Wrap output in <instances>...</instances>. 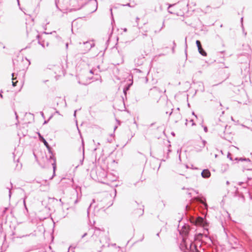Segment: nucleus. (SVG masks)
Wrapping results in <instances>:
<instances>
[{"instance_id": "54", "label": "nucleus", "mask_w": 252, "mask_h": 252, "mask_svg": "<svg viewBox=\"0 0 252 252\" xmlns=\"http://www.w3.org/2000/svg\"><path fill=\"white\" fill-rule=\"evenodd\" d=\"M226 185H228L230 184V183L228 181H226Z\"/></svg>"}, {"instance_id": "6", "label": "nucleus", "mask_w": 252, "mask_h": 252, "mask_svg": "<svg viewBox=\"0 0 252 252\" xmlns=\"http://www.w3.org/2000/svg\"><path fill=\"white\" fill-rule=\"evenodd\" d=\"M47 148L49 153L50 154V156L49 158H48V160L49 162H51L52 165L53 166V174L52 177L51 178V179L53 178V177L55 176V171L57 168L56 166V158L54 156V154L53 153L52 148L51 146L49 145V146H46Z\"/></svg>"}, {"instance_id": "50", "label": "nucleus", "mask_w": 252, "mask_h": 252, "mask_svg": "<svg viewBox=\"0 0 252 252\" xmlns=\"http://www.w3.org/2000/svg\"><path fill=\"white\" fill-rule=\"evenodd\" d=\"M59 201H60V202H61V203H62V205L63 206V203L62 202V199H60Z\"/></svg>"}, {"instance_id": "23", "label": "nucleus", "mask_w": 252, "mask_h": 252, "mask_svg": "<svg viewBox=\"0 0 252 252\" xmlns=\"http://www.w3.org/2000/svg\"><path fill=\"white\" fill-rule=\"evenodd\" d=\"M137 211L139 212L138 214H139V216L142 215L144 213L143 208H140L139 209L137 210Z\"/></svg>"}, {"instance_id": "22", "label": "nucleus", "mask_w": 252, "mask_h": 252, "mask_svg": "<svg viewBox=\"0 0 252 252\" xmlns=\"http://www.w3.org/2000/svg\"><path fill=\"white\" fill-rule=\"evenodd\" d=\"M54 116V114H52L49 118V119L47 120L44 121L43 123V125L46 124L48 123V122L53 118Z\"/></svg>"}, {"instance_id": "33", "label": "nucleus", "mask_w": 252, "mask_h": 252, "mask_svg": "<svg viewBox=\"0 0 252 252\" xmlns=\"http://www.w3.org/2000/svg\"><path fill=\"white\" fill-rule=\"evenodd\" d=\"M124 5L125 6H129V7H133L134 6L133 5L131 6L130 5V3H128L126 4V5Z\"/></svg>"}, {"instance_id": "60", "label": "nucleus", "mask_w": 252, "mask_h": 252, "mask_svg": "<svg viewBox=\"0 0 252 252\" xmlns=\"http://www.w3.org/2000/svg\"><path fill=\"white\" fill-rule=\"evenodd\" d=\"M174 47H175L174 46V47L172 48V51H173V52H174Z\"/></svg>"}, {"instance_id": "56", "label": "nucleus", "mask_w": 252, "mask_h": 252, "mask_svg": "<svg viewBox=\"0 0 252 252\" xmlns=\"http://www.w3.org/2000/svg\"><path fill=\"white\" fill-rule=\"evenodd\" d=\"M90 72L91 73H92V74H94V72H93V70H91L90 71Z\"/></svg>"}, {"instance_id": "13", "label": "nucleus", "mask_w": 252, "mask_h": 252, "mask_svg": "<svg viewBox=\"0 0 252 252\" xmlns=\"http://www.w3.org/2000/svg\"><path fill=\"white\" fill-rule=\"evenodd\" d=\"M229 167V165L227 164H222L220 168V170L222 173H224L226 171Z\"/></svg>"}, {"instance_id": "39", "label": "nucleus", "mask_w": 252, "mask_h": 252, "mask_svg": "<svg viewBox=\"0 0 252 252\" xmlns=\"http://www.w3.org/2000/svg\"><path fill=\"white\" fill-rule=\"evenodd\" d=\"M190 122H192V126H195V124L193 122V121L192 119H191Z\"/></svg>"}, {"instance_id": "58", "label": "nucleus", "mask_w": 252, "mask_h": 252, "mask_svg": "<svg viewBox=\"0 0 252 252\" xmlns=\"http://www.w3.org/2000/svg\"><path fill=\"white\" fill-rule=\"evenodd\" d=\"M250 167H252V163H251L250 164Z\"/></svg>"}, {"instance_id": "48", "label": "nucleus", "mask_w": 252, "mask_h": 252, "mask_svg": "<svg viewBox=\"0 0 252 252\" xmlns=\"http://www.w3.org/2000/svg\"><path fill=\"white\" fill-rule=\"evenodd\" d=\"M78 202V199H76L75 200V201H74V204H76V203H77V202Z\"/></svg>"}, {"instance_id": "21", "label": "nucleus", "mask_w": 252, "mask_h": 252, "mask_svg": "<svg viewBox=\"0 0 252 252\" xmlns=\"http://www.w3.org/2000/svg\"><path fill=\"white\" fill-rule=\"evenodd\" d=\"M196 44L198 49H199V48L202 47L201 42L198 40L196 41Z\"/></svg>"}, {"instance_id": "38", "label": "nucleus", "mask_w": 252, "mask_h": 252, "mask_svg": "<svg viewBox=\"0 0 252 252\" xmlns=\"http://www.w3.org/2000/svg\"><path fill=\"white\" fill-rule=\"evenodd\" d=\"M74 2H78V0H72L71 1V3H72V4H73V3H74Z\"/></svg>"}, {"instance_id": "44", "label": "nucleus", "mask_w": 252, "mask_h": 252, "mask_svg": "<svg viewBox=\"0 0 252 252\" xmlns=\"http://www.w3.org/2000/svg\"><path fill=\"white\" fill-rule=\"evenodd\" d=\"M179 110H180V108H177L176 109V110L174 112H179Z\"/></svg>"}, {"instance_id": "42", "label": "nucleus", "mask_w": 252, "mask_h": 252, "mask_svg": "<svg viewBox=\"0 0 252 252\" xmlns=\"http://www.w3.org/2000/svg\"><path fill=\"white\" fill-rule=\"evenodd\" d=\"M29 31L28 30V28L27 27V33L28 36H29Z\"/></svg>"}, {"instance_id": "52", "label": "nucleus", "mask_w": 252, "mask_h": 252, "mask_svg": "<svg viewBox=\"0 0 252 252\" xmlns=\"http://www.w3.org/2000/svg\"><path fill=\"white\" fill-rule=\"evenodd\" d=\"M109 41V39L107 40V41L106 42V44H107L108 43Z\"/></svg>"}, {"instance_id": "47", "label": "nucleus", "mask_w": 252, "mask_h": 252, "mask_svg": "<svg viewBox=\"0 0 252 252\" xmlns=\"http://www.w3.org/2000/svg\"><path fill=\"white\" fill-rule=\"evenodd\" d=\"M247 170H248V171H252V168H249L247 169Z\"/></svg>"}, {"instance_id": "11", "label": "nucleus", "mask_w": 252, "mask_h": 252, "mask_svg": "<svg viewBox=\"0 0 252 252\" xmlns=\"http://www.w3.org/2000/svg\"><path fill=\"white\" fill-rule=\"evenodd\" d=\"M38 137H39L40 141L43 143V144L45 146V147L49 146L48 143L47 142V141L44 139V138L43 137V136L41 135V134L39 132L38 133Z\"/></svg>"}, {"instance_id": "57", "label": "nucleus", "mask_w": 252, "mask_h": 252, "mask_svg": "<svg viewBox=\"0 0 252 252\" xmlns=\"http://www.w3.org/2000/svg\"><path fill=\"white\" fill-rule=\"evenodd\" d=\"M155 123H152L151 125H150V126H152L154 125Z\"/></svg>"}, {"instance_id": "45", "label": "nucleus", "mask_w": 252, "mask_h": 252, "mask_svg": "<svg viewBox=\"0 0 252 252\" xmlns=\"http://www.w3.org/2000/svg\"><path fill=\"white\" fill-rule=\"evenodd\" d=\"M192 114L193 115H194L196 118H197V115L195 114L194 112H192Z\"/></svg>"}, {"instance_id": "19", "label": "nucleus", "mask_w": 252, "mask_h": 252, "mask_svg": "<svg viewBox=\"0 0 252 252\" xmlns=\"http://www.w3.org/2000/svg\"><path fill=\"white\" fill-rule=\"evenodd\" d=\"M199 53L203 56H206L207 55V53L206 51L203 49V48L201 47L199 48V49H198Z\"/></svg>"}, {"instance_id": "34", "label": "nucleus", "mask_w": 252, "mask_h": 252, "mask_svg": "<svg viewBox=\"0 0 252 252\" xmlns=\"http://www.w3.org/2000/svg\"><path fill=\"white\" fill-rule=\"evenodd\" d=\"M192 191H194L196 194H198L199 193L198 191L197 190H196L193 189V190H191Z\"/></svg>"}, {"instance_id": "25", "label": "nucleus", "mask_w": 252, "mask_h": 252, "mask_svg": "<svg viewBox=\"0 0 252 252\" xmlns=\"http://www.w3.org/2000/svg\"><path fill=\"white\" fill-rule=\"evenodd\" d=\"M9 208L8 207H5L4 208L3 211H2V215H4L5 214V213H6V212L7 211V210H8Z\"/></svg>"}, {"instance_id": "10", "label": "nucleus", "mask_w": 252, "mask_h": 252, "mask_svg": "<svg viewBox=\"0 0 252 252\" xmlns=\"http://www.w3.org/2000/svg\"><path fill=\"white\" fill-rule=\"evenodd\" d=\"M201 176L204 178H208L211 176V173L208 169H204L201 172Z\"/></svg>"}, {"instance_id": "30", "label": "nucleus", "mask_w": 252, "mask_h": 252, "mask_svg": "<svg viewBox=\"0 0 252 252\" xmlns=\"http://www.w3.org/2000/svg\"><path fill=\"white\" fill-rule=\"evenodd\" d=\"M21 167H22V164H21L20 165V166H19L18 164H17V165H16V168H17L18 170L20 169L21 168Z\"/></svg>"}, {"instance_id": "3", "label": "nucleus", "mask_w": 252, "mask_h": 252, "mask_svg": "<svg viewBox=\"0 0 252 252\" xmlns=\"http://www.w3.org/2000/svg\"><path fill=\"white\" fill-rule=\"evenodd\" d=\"M189 208V206L187 204L185 207L186 211V214L191 223L196 226H201L204 227L209 225L208 222L205 218L199 216H193L191 214H189L188 209Z\"/></svg>"}, {"instance_id": "37", "label": "nucleus", "mask_w": 252, "mask_h": 252, "mask_svg": "<svg viewBox=\"0 0 252 252\" xmlns=\"http://www.w3.org/2000/svg\"><path fill=\"white\" fill-rule=\"evenodd\" d=\"M110 11H111V16H112V20H114L113 17L112 9V8H111V9H110Z\"/></svg>"}, {"instance_id": "61", "label": "nucleus", "mask_w": 252, "mask_h": 252, "mask_svg": "<svg viewBox=\"0 0 252 252\" xmlns=\"http://www.w3.org/2000/svg\"><path fill=\"white\" fill-rule=\"evenodd\" d=\"M157 236H159V232L157 234Z\"/></svg>"}, {"instance_id": "16", "label": "nucleus", "mask_w": 252, "mask_h": 252, "mask_svg": "<svg viewBox=\"0 0 252 252\" xmlns=\"http://www.w3.org/2000/svg\"><path fill=\"white\" fill-rule=\"evenodd\" d=\"M131 85H132L131 84H128L127 85H126V86H125V87L123 89V92H124V94H125V95H126V92L129 90Z\"/></svg>"}, {"instance_id": "5", "label": "nucleus", "mask_w": 252, "mask_h": 252, "mask_svg": "<svg viewBox=\"0 0 252 252\" xmlns=\"http://www.w3.org/2000/svg\"><path fill=\"white\" fill-rule=\"evenodd\" d=\"M47 148L49 153L50 154V156L49 158H48V160L49 162H51L52 165L53 166V174L52 177L51 178V179L53 178V177L55 176V171L57 168L56 166V158L54 156V154L53 153L52 148L51 146L49 145V146H46Z\"/></svg>"}, {"instance_id": "18", "label": "nucleus", "mask_w": 252, "mask_h": 252, "mask_svg": "<svg viewBox=\"0 0 252 252\" xmlns=\"http://www.w3.org/2000/svg\"><path fill=\"white\" fill-rule=\"evenodd\" d=\"M87 3V2H86L84 4H82L80 6H79L78 7H77V8H71V9H69V12H71V11H76V10H80V9H81L84 6V5L86 4Z\"/></svg>"}, {"instance_id": "53", "label": "nucleus", "mask_w": 252, "mask_h": 252, "mask_svg": "<svg viewBox=\"0 0 252 252\" xmlns=\"http://www.w3.org/2000/svg\"><path fill=\"white\" fill-rule=\"evenodd\" d=\"M36 37L38 39L39 38V37H40V35L39 34H37V35H36Z\"/></svg>"}, {"instance_id": "8", "label": "nucleus", "mask_w": 252, "mask_h": 252, "mask_svg": "<svg viewBox=\"0 0 252 252\" xmlns=\"http://www.w3.org/2000/svg\"><path fill=\"white\" fill-rule=\"evenodd\" d=\"M239 185L243 186V188L244 189H246L247 186L252 187V176L248 177L246 182H239Z\"/></svg>"}, {"instance_id": "31", "label": "nucleus", "mask_w": 252, "mask_h": 252, "mask_svg": "<svg viewBox=\"0 0 252 252\" xmlns=\"http://www.w3.org/2000/svg\"><path fill=\"white\" fill-rule=\"evenodd\" d=\"M88 235V233L86 232L81 237L82 238H84L85 236H86Z\"/></svg>"}, {"instance_id": "59", "label": "nucleus", "mask_w": 252, "mask_h": 252, "mask_svg": "<svg viewBox=\"0 0 252 252\" xmlns=\"http://www.w3.org/2000/svg\"><path fill=\"white\" fill-rule=\"evenodd\" d=\"M171 134H172V135H173V136H174V135H175V133H174V132H172L171 133Z\"/></svg>"}, {"instance_id": "55", "label": "nucleus", "mask_w": 252, "mask_h": 252, "mask_svg": "<svg viewBox=\"0 0 252 252\" xmlns=\"http://www.w3.org/2000/svg\"><path fill=\"white\" fill-rule=\"evenodd\" d=\"M0 97L1 98H3V95H2V94L1 93H0Z\"/></svg>"}, {"instance_id": "41", "label": "nucleus", "mask_w": 252, "mask_h": 252, "mask_svg": "<svg viewBox=\"0 0 252 252\" xmlns=\"http://www.w3.org/2000/svg\"><path fill=\"white\" fill-rule=\"evenodd\" d=\"M243 18L242 17V18H241V23H242V22H243ZM242 28H243V23H242Z\"/></svg>"}, {"instance_id": "17", "label": "nucleus", "mask_w": 252, "mask_h": 252, "mask_svg": "<svg viewBox=\"0 0 252 252\" xmlns=\"http://www.w3.org/2000/svg\"><path fill=\"white\" fill-rule=\"evenodd\" d=\"M236 160H238V161H249V162H251V160L250 159V158H236L235 159Z\"/></svg>"}, {"instance_id": "35", "label": "nucleus", "mask_w": 252, "mask_h": 252, "mask_svg": "<svg viewBox=\"0 0 252 252\" xmlns=\"http://www.w3.org/2000/svg\"><path fill=\"white\" fill-rule=\"evenodd\" d=\"M59 0H55V4H56V7L58 8V1Z\"/></svg>"}, {"instance_id": "15", "label": "nucleus", "mask_w": 252, "mask_h": 252, "mask_svg": "<svg viewBox=\"0 0 252 252\" xmlns=\"http://www.w3.org/2000/svg\"><path fill=\"white\" fill-rule=\"evenodd\" d=\"M89 1L91 3V4L94 6L95 9L93 11V12H94L96 10L97 8V1L96 0H89Z\"/></svg>"}, {"instance_id": "40", "label": "nucleus", "mask_w": 252, "mask_h": 252, "mask_svg": "<svg viewBox=\"0 0 252 252\" xmlns=\"http://www.w3.org/2000/svg\"><path fill=\"white\" fill-rule=\"evenodd\" d=\"M185 45H186V49L187 48V37L185 38Z\"/></svg>"}, {"instance_id": "12", "label": "nucleus", "mask_w": 252, "mask_h": 252, "mask_svg": "<svg viewBox=\"0 0 252 252\" xmlns=\"http://www.w3.org/2000/svg\"><path fill=\"white\" fill-rule=\"evenodd\" d=\"M182 189H186L187 191L186 192V193L189 196V198H191L192 196V193L191 191V190H193V189L192 188H187L186 189L185 187L182 188Z\"/></svg>"}, {"instance_id": "24", "label": "nucleus", "mask_w": 252, "mask_h": 252, "mask_svg": "<svg viewBox=\"0 0 252 252\" xmlns=\"http://www.w3.org/2000/svg\"><path fill=\"white\" fill-rule=\"evenodd\" d=\"M95 202V200L94 199L92 201V202L91 203V204L90 205L89 207H88V209H87V213H88V215H89V211H90V209L92 205V204L93 203H94Z\"/></svg>"}, {"instance_id": "20", "label": "nucleus", "mask_w": 252, "mask_h": 252, "mask_svg": "<svg viewBox=\"0 0 252 252\" xmlns=\"http://www.w3.org/2000/svg\"><path fill=\"white\" fill-rule=\"evenodd\" d=\"M14 73H12V86L13 87H15L17 85V81H15V82L14 81V80L15 79V78H14Z\"/></svg>"}, {"instance_id": "9", "label": "nucleus", "mask_w": 252, "mask_h": 252, "mask_svg": "<svg viewBox=\"0 0 252 252\" xmlns=\"http://www.w3.org/2000/svg\"><path fill=\"white\" fill-rule=\"evenodd\" d=\"M234 196L235 197H238V199L241 200L242 202H244L245 201V197L244 196L242 193H241L239 192L238 189H237L235 192V195Z\"/></svg>"}, {"instance_id": "28", "label": "nucleus", "mask_w": 252, "mask_h": 252, "mask_svg": "<svg viewBox=\"0 0 252 252\" xmlns=\"http://www.w3.org/2000/svg\"><path fill=\"white\" fill-rule=\"evenodd\" d=\"M202 147H204L206 143V141L204 140H202Z\"/></svg>"}, {"instance_id": "29", "label": "nucleus", "mask_w": 252, "mask_h": 252, "mask_svg": "<svg viewBox=\"0 0 252 252\" xmlns=\"http://www.w3.org/2000/svg\"><path fill=\"white\" fill-rule=\"evenodd\" d=\"M204 130L205 132H207L208 131V128L206 126H203Z\"/></svg>"}, {"instance_id": "14", "label": "nucleus", "mask_w": 252, "mask_h": 252, "mask_svg": "<svg viewBox=\"0 0 252 252\" xmlns=\"http://www.w3.org/2000/svg\"><path fill=\"white\" fill-rule=\"evenodd\" d=\"M221 138L230 142L231 138H230L225 133V131L223 130L222 134H220Z\"/></svg>"}, {"instance_id": "51", "label": "nucleus", "mask_w": 252, "mask_h": 252, "mask_svg": "<svg viewBox=\"0 0 252 252\" xmlns=\"http://www.w3.org/2000/svg\"><path fill=\"white\" fill-rule=\"evenodd\" d=\"M38 43L40 44V45H41L42 47H44V45L43 44H41V42H40V41H38Z\"/></svg>"}, {"instance_id": "64", "label": "nucleus", "mask_w": 252, "mask_h": 252, "mask_svg": "<svg viewBox=\"0 0 252 252\" xmlns=\"http://www.w3.org/2000/svg\"><path fill=\"white\" fill-rule=\"evenodd\" d=\"M56 113L59 114V112L58 111H56Z\"/></svg>"}, {"instance_id": "36", "label": "nucleus", "mask_w": 252, "mask_h": 252, "mask_svg": "<svg viewBox=\"0 0 252 252\" xmlns=\"http://www.w3.org/2000/svg\"><path fill=\"white\" fill-rule=\"evenodd\" d=\"M26 197H25L24 198V201H23V203H24V206L26 205V201H25Z\"/></svg>"}, {"instance_id": "1", "label": "nucleus", "mask_w": 252, "mask_h": 252, "mask_svg": "<svg viewBox=\"0 0 252 252\" xmlns=\"http://www.w3.org/2000/svg\"><path fill=\"white\" fill-rule=\"evenodd\" d=\"M190 228L188 224H185L180 230L182 236V241L180 248L183 252H201V244L200 239L203 236L201 233L191 236L189 234Z\"/></svg>"}, {"instance_id": "26", "label": "nucleus", "mask_w": 252, "mask_h": 252, "mask_svg": "<svg viewBox=\"0 0 252 252\" xmlns=\"http://www.w3.org/2000/svg\"><path fill=\"white\" fill-rule=\"evenodd\" d=\"M10 184H11V186L12 187V183H11ZM7 189H9V198H10L11 196V194H12V192H11V191L12 187L10 189L9 188H7Z\"/></svg>"}, {"instance_id": "27", "label": "nucleus", "mask_w": 252, "mask_h": 252, "mask_svg": "<svg viewBox=\"0 0 252 252\" xmlns=\"http://www.w3.org/2000/svg\"><path fill=\"white\" fill-rule=\"evenodd\" d=\"M227 157L230 160H232V155L230 153H228Z\"/></svg>"}, {"instance_id": "62", "label": "nucleus", "mask_w": 252, "mask_h": 252, "mask_svg": "<svg viewBox=\"0 0 252 252\" xmlns=\"http://www.w3.org/2000/svg\"><path fill=\"white\" fill-rule=\"evenodd\" d=\"M173 45H174V46L175 47L176 46V44L175 43V41L173 42Z\"/></svg>"}, {"instance_id": "7", "label": "nucleus", "mask_w": 252, "mask_h": 252, "mask_svg": "<svg viewBox=\"0 0 252 252\" xmlns=\"http://www.w3.org/2000/svg\"><path fill=\"white\" fill-rule=\"evenodd\" d=\"M169 115L170 116L172 115L175 123H177L182 118L180 113L179 112H173V109H172L171 111L169 113Z\"/></svg>"}, {"instance_id": "4", "label": "nucleus", "mask_w": 252, "mask_h": 252, "mask_svg": "<svg viewBox=\"0 0 252 252\" xmlns=\"http://www.w3.org/2000/svg\"><path fill=\"white\" fill-rule=\"evenodd\" d=\"M189 203L194 205H197L199 204L202 206L201 207H202L205 210H207L208 205L206 203V199L203 197L197 196L191 198L189 200ZM203 214H207V211L205 212L203 211Z\"/></svg>"}, {"instance_id": "2", "label": "nucleus", "mask_w": 252, "mask_h": 252, "mask_svg": "<svg viewBox=\"0 0 252 252\" xmlns=\"http://www.w3.org/2000/svg\"><path fill=\"white\" fill-rule=\"evenodd\" d=\"M92 239L94 241H98L101 245V248L105 247V244H107L109 246V239L105 235L103 230H101L99 228L95 227L93 234L91 236Z\"/></svg>"}, {"instance_id": "46", "label": "nucleus", "mask_w": 252, "mask_h": 252, "mask_svg": "<svg viewBox=\"0 0 252 252\" xmlns=\"http://www.w3.org/2000/svg\"><path fill=\"white\" fill-rule=\"evenodd\" d=\"M83 160H84V158H83V159H82V160H80L81 164H83Z\"/></svg>"}, {"instance_id": "43", "label": "nucleus", "mask_w": 252, "mask_h": 252, "mask_svg": "<svg viewBox=\"0 0 252 252\" xmlns=\"http://www.w3.org/2000/svg\"><path fill=\"white\" fill-rule=\"evenodd\" d=\"M15 116H16V119H18V115L17 114L16 112H15Z\"/></svg>"}, {"instance_id": "63", "label": "nucleus", "mask_w": 252, "mask_h": 252, "mask_svg": "<svg viewBox=\"0 0 252 252\" xmlns=\"http://www.w3.org/2000/svg\"><path fill=\"white\" fill-rule=\"evenodd\" d=\"M25 209H26L27 210H28V208H27V206H26H26H25Z\"/></svg>"}, {"instance_id": "32", "label": "nucleus", "mask_w": 252, "mask_h": 252, "mask_svg": "<svg viewBox=\"0 0 252 252\" xmlns=\"http://www.w3.org/2000/svg\"><path fill=\"white\" fill-rule=\"evenodd\" d=\"M40 114H41V115L42 117L43 118L45 119V116H44V115L43 112H42V111H41V112H40Z\"/></svg>"}, {"instance_id": "49", "label": "nucleus", "mask_w": 252, "mask_h": 252, "mask_svg": "<svg viewBox=\"0 0 252 252\" xmlns=\"http://www.w3.org/2000/svg\"><path fill=\"white\" fill-rule=\"evenodd\" d=\"M76 112H77V110H75L74 112V116H76Z\"/></svg>"}]
</instances>
